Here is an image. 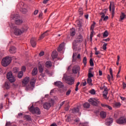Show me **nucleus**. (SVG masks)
I'll use <instances>...</instances> for the list:
<instances>
[{"mask_svg":"<svg viewBox=\"0 0 126 126\" xmlns=\"http://www.w3.org/2000/svg\"><path fill=\"white\" fill-rule=\"evenodd\" d=\"M103 94L102 95L103 96V97H104V99H108V97H107L108 89H107V88L104 89V91H103Z\"/></svg>","mask_w":126,"mask_h":126,"instance_id":"15","label":"nucleus"},{"mask_svg":"<svg viewBox=\"0 0 126 126\" xmlns=\"http://www.w3.org/2000/svg\"><path fill=\"white\" fill-rule=\"evenodd\" d=\"M100 14L102 15L101 16V18L103 19V21H107L109 19L108 16H105V14L103 12H101L100 13Z\"/></svg>","mask_w":126,"mask_h":126,"instance_id":"24","label":"nucleus"},{"mask_svg":"<svg viewBox=\"0 0 126 126\" xmlns=\"http://www.w3.org/2000/svg\"><path fill=\"white\" fill-rule=\"evenodd\" d=\"M11 85L9 83L5 82L4 85V88L6 90H9L10 88Z\"/></svg>","mask_w":126,"mask_h":126,"instance_id":"22","label":"nucleus"},{"mask_svg":"<svg viewBox=\"0 0 126 126\" xmlns=\"http://www.w3.org/2000/svg\"><path fill=\"white\" fill-rule=\"evenodd\" d=\"M30 78L29 77H25L23 81H22V84L24 86H26L30 82Z\"/></svg>","mask_w":126,"mask_h":126,"instance_id":"12","label":"nucleus"},{"mask_svg":"<svg viewBox=\"0 0 126 126\" xmlns=\"http://www.w3.org/2000/svg\"><path fill=\"white\" fill-rule=\"evenodd\" d=\"M44 67L43 65H40V66H39V68H38V70L39 72L42 73L43 72V70H44Z\"/></svg>","mask_w":126,"mask_h":126,"instance_id":"37","label":"nucleus"},{"mask_svg":"<svg viewBox=\"0 0 126 126\" xmlns=\"http://www.w3.org/2000/svg\"><path fill=\"white\" fill-rule=\"evenodd\" d=\"M45 64H46V67L47 68H50L52 66V63L50 61L46 62Z\"/></svg>","mask_w":126,"mask_h":126,"instance_id":"29","label":"nucleus"},{"mask_svg":"<svg viewBox=\"0 0 126 126\" xmlns=\"http://www.w3.org/2000/svg\"><path fill=\"white\" fill-rule=\"evenodd\" d=\"M9 52L11 54H15V53L16 52V48L14 46H12L10 48V49L9 50Z\"/></svg>","mask_w":126,"mask_h":126,"instance_id":"18","label":"nucleus"},{"mask_svg":"<svg viewBox=\"0 0 126 126\" xmlns=\"http://www.w3.org/2000/svg\"><path fill=\"white\" fill-rule=\"evenodd\" d=\"M51 126H57V124H53Z\"/></svg>","mask_w":126,"mask_h":126,"instance_id":"64","label":"nucleus"},{"mask_svg":"<svg viewBox=\"0 0 126 126\" xmlns=\"http://www.w3.org/2000/svg\"><path fill=\"white\" fill-rule=\"evenodd\" d=\"M21 4H23V5L21 7L20 10L23 12V13L25 14L28 11L27 9L26 8H25V6L26 5H24V3H21Z\"/></svg>","mask_w":126,"mask_h":126,"instance_id":"16","label":"nucleus"},{"mask_svg":"<svg viewBox=\"0 0 126 126\" xmlns=\"http://www.w3.org/2000/svg\"><path fill=\"white\" fill-rule=\"evenodd\" d=\"M116 123L119 125L126 124V118L125 117H121L116 120Z\"/></svg>","mask_w":126,"mask_h":126,"instance_id":"10","label":"nucleus"},{"mask_svg":"<svg viewBox=\"0 0 126 126\" xmlns=\"http://www.w3.org/2000/svg\"><path fill=\"white\" fill-rule=\"evenodd\" d=\"M20 71L19 67H15L13 68V72L14 73H17Z\"/></svg>","mask_w":126,"mask_h":126,"instance_id":"31","label":"nucleus"},{"mask_svg":"<svg viewBox=\"0 0 126 126\" xmlns=\"http://www.w3.org/2000/svg\"><path fill=\"white\" fill-rule=\"evenodd\" d=\"M92 32H91V34H90V36H93V34H94V31H91Z\"/></svg>","mask_w":126,"mask_h":126,"instance_id":"54","label":"nucleus"},{"mask_svg":"<svg viewBox=\"0 0 126 126\" xmlns=\"http://www.w3.org/2000/svg\"><path fill=\"white\" fill-rule=\"evenodd\" d=\"M50 0H44L43 3L44 4H47V3L48 2V1H49Z\"/></svg>","mask_w":126,"mask_h":126,"instance_id":"56","label":"nucleus"},{"mask_svg":"<svg viewBox=\"0 0 126 126\" xmlns=\"http://www.w3.org/2000/svg\"><path fill=\"white\" fill-rule=\"evenodd\" d=\"M54 85L57 86L58 88H63V83L60 81H56L54 83Z\"/></svg>","mask_w":126,"mask_h":126,"instance_id":"13","label":"nucleus"},{"mask_svg":"<svg viewBox=\"0 0 126 126\" xmlns=\"http://www.w3.org/2000/svg\"><path fill=\"white\" fill-rule=\"evenodd\" d=\"M52 59L54 60L58 57V52L56 51H54L52 55Z\"/></svg>","mask_w":126,"mask_h":126,"instance_id":"23","label":"nucleus"},{"mask_svg":"<svg viewBox=\"0 0 126 126\" xmlns=\"http://www.w3.org/2000/svg\"><path fill=\"white\" fill-rule=\"evenodd\" d=\"M13 76V74H12V72H8L7 75H6V78L8 79H9V78H11Z\"/></svg>","mask_w":126,"mask_h":126,"instance_id":"32","label":"nucleus"},{"mask_svg":"<svg viewBox=\"0 0 126 126\" xmlns=\"http://www.w3.org/2000/svg\"><path fill=\"white\" fill-rule=\"evenodd\" d=\"M11 63V58L9 57H6L2 60V66L6 67L9 65Z\"/></svg>","mask_w":126,"mask_h":126,"instance_id":"4","label":"nucleus"},{"mask_svg":"<svg viewBox=\"0 0 126 126\" xmlns=\"http://www.w3.org/2000/svg\"><path fill=\"white\" fill-rule=\"evenodd\" d=\"M83 63L85 64V65H86L87 64V58L86 57H84Z\"/></svg>","mask_w":126,"mask_h":126,"instance_id":"46","label":"nucleus"},{"mask_svg":"<svg viewBox=\"0 0 126 126\" xmlns=\"http://www.w3.org/2000/svg\"><path fill=\"white\" fill-rule=\"evenodd\" d=\"M38 10H35L34 12V15H37V14H38Z\"/></svg>","mask_w":126,"mask_h":126,"instance_id":"59","label":"nucleus"},{"mask_svg":"<svg viewBox=\"0 0 126 126\" xmlns=\"http://www.w3.org/2000/svg\"><path fill=\"white\" fill-rule=\"evenodd\" d=\"M107 46V44L106 43H104V45L102 46V49H103V50H106Z\"/></svg>","mask_w":126,"mask_h":126,"instance_id":"45","label":"nucleus"},{"mask_svg":"<svg viewBox=\"0 0 126 126\" xmlns=\"http://www.w3.org/2000/svg\"><path fill=\"white\" fill-rule=\"evenodd\" d=\"M83 41V37L82 35L80 34L76 38V40H74L73 42V48L74 50V49H76L77 43H80Z\"/></svg>","mask_w":126,"mask_h":126,"instance_id":"3","label":"nucleus"},{"mask_svg":"<svg viewBox=\"0 0 126 126\" xmlns=\"http://www.w3.org/2000/svg\"><path fill=\"white\" fill-rule=\"evenodd\" d=\"M43 107L45 109H49L51 108V103H49V102H45V103L43 104Z\"/></svg>","mask_w":126,"mask_h":126,"instance_id":"19","label":"nucleus"},{"mask_svg":"<svg viewBox=\"0 0 126 126\" xmlns=\"http://www.w3.org/2000/svg\"><path fill=\"white\" fill-rule=\"evenodd\" d=\"M26 71V67L25 66H22V67H21V71L22 72H25Z\"/></svg>","mask_w":126,"mask_h":126,"instance_id":"43","label":"nucleus"},{"mask_svg":"<svg viewBox=\"0 0 126 126\" xmlns=\"http://www.w3.org/2000/svg\"><path fill=\"white\" fill-rule=\"evenodd\" d=\"M82 85L83 86H85L87 85V82L85 81L84 82H82Z\"/></svg>","mask_w":126,"mask_h":126,"instance_id":"55","label":"nucleus"},{"mask_svg":"<svg viewBox=\"0 0 126 126\" xmlns=\"http://www.w3.org/2000/svg\"><path fill=\"white\" fill-rule=\"evenodd\" d=\"M11 17L14 20H15V23L17 25L21 24L23 23V21L19 19V15H18L11 16Z\"/></svg>","mask_w":126,"mask_h":126,"instance_id":"7","label":"nucleus"},{"mask_svg":"<svg viewBox=\"0 0 126 126\" xmlns=\"http://www.w3.org/2000/svg\"><path fill=\"white\" fill-rule=\"evenodd\" d=\"M38 74V69L36 67L33 69L32 71V76H36Z\"/></svg>","mask_w":126,"mask_h":126,"instance_id":"21","label":"nucleus"},{"mask_svg":"<svg viewBox=\"0 0 126 126\" xmlns=\"http://www.w3.org/2000/svg\"><path fill=\"white\" fill-rule=\"evenodd\" d=\"M35 82L36 79L34 78H32L30 82V85H29V86H27L26 89L30 91L33 90L35 87Z\"/></svg>","mask_w":126,"mask_h":126,"instance_id":"5","label":"nucleus"},{"mask_svg":"<svg viewBox=\"0 0 126 126\" xmlns=\"http://www.w3.org/2000/svg\"><path fill=\"white\" fill-rule=\"evenodd\" d=\"M79 111V108H78V107H75L74 108H73V109L72 110V112L73 113H78Z\"/></svg>","mask_w":126,"mask_h":126,"instance_id":"39","label":"nucleus"},{"mask_svg":"<svg viewBox=\"0 0 126 126\" xmlns=\"http://www.w3.org/2000/svg\"><path fill=\"white\" fill-rule=\"evenodd\" d=\"M99 76L102 75V71L101 70H99Z\"/></svg>","mask_w":126,"mask_h":126,"instance_id":"58","label":"nucleus"},{"mask_svg":"<svg viewBox=\"0 0 126 126\" xmlns=\"http://www.w3.org/2000/svg\"><path fill=\"white\" fill-rule=\"evenodd\" d=\"M24 72L23 71H20L18 73V78L21 79L23 76Z\"/></svg>","mask_w":126,"mask_h":126,"instance_id":"34","label":"nucleus"},{"mask_svg":"<svg viewBox=\"0 0 126 126\" xmlns=\"http://www.w3.org/2000/svg\"><path fill=\"white\" fill-rule=\"evenodd\" d=\"M109 33L107 31H105L104 32H103V37H106L108 36Z\"/></svg>","mask_w":126,"mask_h":126,"instance_id":"40","label":"nucleus"},{"mask_svg":"<svg viewBox=\"0 0 126 126\" xmlns=\"http://www.w3.org/2000/svg\"><path fill=\"white\" fill-rule=\"evenodd\" d=\"M94 77V75L91 73V71L89 72L88 78H91Z\"/></svg>","mask_w":126,"mask_h":126,"instance_id":"44","label":"nucleus"},{"mask_svg":"<svg viewBox=\"0 0 126 126\" xmlns=\"http://www.w3.org/2000/svg\"><path fill=\"white\" fill-rule=\"evenodd\" d=\"M96 25V23L95 22H94V24L93 25H92L91 27V31H94L95 25Z\"/></svg>","mask_w":126,"mask_h":126,"instance_id":"41","label":"nucleus"},{"mask_svg":"<svg viewBox=\"0 0 126 126\" xmlns=\"http://www.w3.org/2000/svg\"><path fill=\"white\" fill-rule=\"evenodd\" d=\"M83 106L85 108H89L90 107V104H89L88 102H86L85 103H84Z\"/></svg>","mask_w":126,"mask_h":126,"instance_id":"38","label":"nucleus"},{"mask_svg":"<svg viewBox=\"0 0 126 126\" xmlns=\"http://www.w3.org/2000/svg\"><path fill=\"white\" fill-rule=\"evenodd\" d=\"M101 106L104 108H107L108 109H109V110H112V107H111V106H110V105H107V104H103V103H101Z\"/></svg>","mask_w":126,"mask_h":126,"instance_id":"27","label":"nucleus"},{"mask_svg":"<svg viewBox=\"0 0 126 126\" xmlns=\"http://www.w3.org/2000/svg\"><path fill=\"white\" fill-rule=\"evenodd\" d=\"M123 88L124 90L126 89V84L125 82L123 83Z\"/></svg>","mask_w":126,"mask_h":126,"instance_id":"50","label":"nucleus"},{"mask_svg":"<svg viewBox=\"0 0 126 126\" xmlns=\"http://www.w3.org/2000/svg\"><path fill=\"white\" fill-rule=\"evenodd\" d=\"M70 93H71V90H68V91H67L66 93V95L68 96L70 94Z\"/></svg>","mask_w":126,"mask_h":126,"instance_id":"49","label":"nucleus"},{"mask_svg":"<svg viewBox=\"0 0 126 126\" xmlns=\"http://www.w3.org/2000/svg\"><path fill=\"white\" fill-rule=\"evenodd\" d=\"M88 101L93 105L97 106V105L99 103V100L98 98H90Z\"/></svg>","mask_w":126,"mask_h":126,"instance_id":"8","label":"nucleus"},{"mask_svg":"<svg viewBox=\"0 0 126 126\" xmlns=\"http://www.w3.org/2000/svg\"><path fill=\"white\" fill-rule=\"evenodd\" d=\"M31 44L33 48H34V47H36V38H32L31 39Z\"/></svg>","mask_w":126,"mask_h":126,"instance_id":"14","label":"nucleus"},{"mask_svg":"<svg viewBox=\"0 0 126 126\" xmlns=\"http://www.w3.org/2000/svg\"><path fill=\"white\" fill-rule=\"evenodd\" d=\"M107 79H108V82H111V76L110 75H107Z\"/></svg>","mask_w":126,"mask_h":126,"instance_id":"51","label":"nucleus"},{"mask_svg":"<svg viewBox=\"0 0 126 126\" xmlns=\"http://www.w3.org/2000/svg\"><path fill=\"white\" fill-rule=\"evenodd\" d=\"M93 80L92 79V78H88L87 79V83L90 86H93Z\"/></svg>","mask_w":126,"mask_h":126,"instance_id":"33","label":"nucleus"},{"mask_svg":"<svg viewBox=\"0 0 126 126\" xmlns=\"http://www.w3.org/2000/svg\"><path fill=\"white\" fill-rule=\"evenodd\" d=\"M30 111L32 114H36L37 115H40L41 112L38 107H34L32 105L30 108Z\"/></svg>","mask_w":126,"mask_h":126,"instance_id":"6","label":"nucleus"},{"mask_svg":"<svg viewBox=\"0 0 126 126\" xmlns=\"http://www.w3.org/2000/svg\"><path fill=\"white\" fill-rule=\"evenodd\" d=\"M90 63L91 66H93L94 65V62L92 59H90Z\"/></svg>","mask_w":126,"mask_h":126,"instance_id":"47","label":"nucleus"},{"mask_svg":"<svg viewBox=\"0 0 126 126\" xmlns=\"http://www.w3.org/2000/svg\"><path fill=\"white\" fill-rule=\"evenodd\" d=\"M99 54H100V53L99 51H95V55L98 56Z\"/></svg>","mask_w":126,"mask_h":126,"instance_id":"52","label":"nucleus"},{"mask_svg":"<svg viewBox=\"0 0 126 126\" xmlns=\"http://www.w3.org/2000/svg\"><path fill=\"white\" fill-rule=\"evenodd\" d=\"M64 42L62 43V44H61L59 45V47L58 49V52H61L64 49Z\"/></svg>","mask_w":126,"mask_h":126,"instance_id":"20","label":"nucleus"},{"mask_svg":"<svg viewBox=\"0 0 126 126\" xmlns=\"http://www.w3.org/2000/svg\"><path fill=\"white\" fill-rule=\"evenodd\" d=\"M90 93L94 95L95 94V91L94 89H92L90 91Z\"/></svg>","mask_w":126,"mask_h":126,"instance_id":"42","label":"nucleus"},{"mask_svg":"<svg viewBox=\"0 0 126 126\" xmlns=\"http://www.w3.org/2000/svg\"><path fill=\"white\" fill-rule=\"evenodd\" d=\"M120 98H121L122 100H126V97H123V96H120Z\"/></svg>","mask_w":126,"mask_h":126,"instance_id":"60","label":"nucleus"},{"mask_svg":"<svg viewBox=\"0 0 126 126\" xmlns=\"http://www.w3.org/2000/svg\"><path fill=\"white\" fill-rule=\"evenodd\" d=\"M77 56L76 53H74L72 56V58L73 59V60H74L75 58L76 57V56Z\"/></svg>","mask_w":126,"mask_h":126,"instance_id":"57","label":"nucleus"},{"mask_svg":"<svg viewBox=\"0 0 126 126\" xmlns=\"http://www.w3.org/2000/svg\"><path fill=\"white\" fill-rule=\"evenodd\" d=\"M48 32H49V31H47L46 32H44L42 34H41V35L40 37V39H43L46 36H47L49 34H48Z\"/></svg>","mask_w":126,"mask_h":126,"instance_id":"25","label":"nucleus"},{"mask_svg":"<svg viewBox=\"0 0 126 126\" xmlns=\"http://www.w3.org/2000/svg\"><path fill=\"white\" fill-rule=\"evenodd\" d=\"M80 67L78 65H75L72 68V72L74 74L79 73Z\"/></svg>","mask_w":126,"mask_h":126,"instance_id":"11","label":"nucleus"},{"mask_svg":"<svg viewBox=\"0 0 126 126\" xmlns=\"http://www.w3.org/2000/svg\"><path fill=\"white\" fill-rule=\"evenodd\" d=\"M113 122V119L112 118H109L106 120L105 125L107 126H110Z\"/></svg>","mask_w":126,"mask_h":126,"instance_id":"17","label":"nucleus"},{"mask_svg":"<svg viewBox=\"0 0 126 126\" xmlns=\"http://www.w3.org/2000/svg\"><path fill=\"white\" fill-rule=\"evenodd\" d=\"M9 26L10 27L11 30L13 31L14 33L16 35L21 34L29 29V27L27 26H24L22 28L21 30H20L12 23H9Z\"/></svg>","mask_w":126,"mask_h":126,"instance_id":"1","label":"nucleus"},{"mask_svg":"<svg viewBox=\"0 0 126 126\" xmlns=\"http://www.w3.org/2000/svg\"><path fill=\"white\" fill-rule=\"evenodd\" d=\"M110 40V38H107V39H103V41H105V42H107L109 41Z\"/></svg>","mask_w":126,"mask_h":126,"instance_id":"61","label":"nucleus"},{"mask_svg":"<svg viewBox=\"0 0 126 126\" xmlns=\"http://www.w3.org/2000/svg\"><path fill=\"white\" fill-rule=\"evenodd\" d=\"M64 102H65V101H63V102L61 103L60 108L64 104Z\"/></svg>","mask_w":126,"mask_h":126,"instance_id":"63","label":"nucleus"},{"mask_svg":"<svg viewBox=\"0 0 126 126\" xmlns=\"http://www.w3.org/2000/svg\"><path fill=\"white\" fill-rule=\"evenodd\" d=\"M10 125V122H7L5 124V126H9Z\"/></svg>","mask_w":126,"mask_h":126,"instance_id":"62","label":"nucleus"},{"mask_svg":"<svg viewBox=\"0 0 126 126\" xmlns=\"http://www.w3.org/2000/svg\"><path fill=\"white\" fill-rule=\"evenodd\" d=\"M8 80L11 83H14L16 81V79L14 76L12 77H10Z\"/></svg>","mask_w":126,"mask_h":126,"instance_id":"30","label":"nucleus"},{"mask_svg":"<svg viewBox=\"0 0 126 126\" xmlns=\"http://www.w3.org/2000/svg\"><path fill=\"white\" fill-rule=\"evenodd\" d=\"M115 9V4L114 2H110V5H109V11H111V15L112 16V18L114 17Z\"/></svg>","mask_w":126,"mask_h":126,"instance_id":"9","label":"nucleus"},{"mask_svg":"<svg viewBox=\"0 0 126 126\" xmlns=\"http://www.w3.org/2000/svg\"><path fill=\"white\" fill-rule=\"evenodd\" d=\"M63 81H66L68 85H73L74 83V79L70 77H67V75L64 74L63 77Z\"/></svg>","mask_w":126,"mask_h":126,"instance_id":"2","label":"nucleus"},{"mask_svg":"<svg viewBox=\"0 0 126 126\" xmlns=\"http://www.w3.org/2000/svg\"><path fill=\"white\" fill-rule=\"evenodd\" d=\"M106 115H107L106 113L103 111L101 112L100 114V117H101V118H103V119L105 118L106 117Z\"/></svg>","mask_w":126,"mask_h":126,"instance_id":"28","label":"nucleus"},{"mask_svg":"<svg viewBox=\"0 0 126 126\" xmlns=\"http://www.w3.org/2000/svg\"><path fill=\"white\" fill-rule=\"evenodd\" d=\"M125 18H126V15L124 13H122L120 16V21H123Z\"/></svg>","mask_w":126,"mask_h":126,"instance_id":"36","label":"nucleus"},{"mask_svg":"<svg viewBox=\"0 0 126 126\" xmlns=\"http://www.w3.org/2000/svg\"><path fill=\"white\" fill-rule=\"evenodd\" d=\"M70 35L72 36L75 35V30L74 28H72L70 31Z\"/></svg>","mask_w":126,"mask_h":126,"instance_id":"26","label":"nucleus"},{"mask_svg":"<svg viewBox=\"0 0 126 126\" xmlns=\"http://www.w3.org/2000/svg\"><path fill=\"white\" fill-rule=\"evenodd\" d=\"M109 72L110 73V75H113V70L112 68H109Z\"/></svg>","mask_w":126,"mask_h":126,"instance_id":"53","label":"nucleus"},{"mask_svg":"<svg viewBox=\"0 0 126 126\" xmlns=\"http://www.w3.org/2000/svg\"><path fill=\"white\" fill-rule=\"evenodd\" d=\"M45 54V52L43 51H41V52H40V53L39 54V56L40 57H42Z\"/></svg>","mask_w":126,"mask_h":126,"instance_id":"48","label":"nucleus"},{"mask_svg":"<svg viewBox=\"0 0 126 126\" xmlns=\"http://www.w3.org/2000/svg\"><path fill=\"white\" fill-rule=\"evenodd\" d=\"M121 106L120 102H115L114 104V106L116 108H119Z\"/></svg>","mask_w":126,"mask_h":126,"instance_id":"35","label":"nucleus"}]
</instances>
